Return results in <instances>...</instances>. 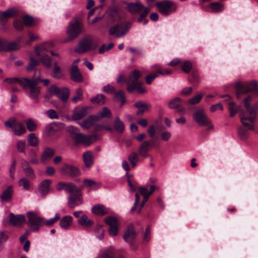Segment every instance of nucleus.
Returning a JSON list of instances; mask_svg holds the SVG:
<instances>
[{
	"mask_svg": "<svg viewBox=\"0 0 258 258\" xmlns=\"http://www.w3.org/2000/svg\"><path fill=\"white\" fill-rule=\"evenodd\" d=\"M25 222V218L23 215H15L12 213L9 215V222L13 226L20 227Z\"/></svg>",
	"mask_w": 258,
	"mask_h": 258,
	"instance_id": "obj_20",
	"label": "nucleus"
},
{
	"mask_svg": "<svg viewBox=\"0 0 258 258\" xmlns=\"http://www.w3.org/2000/svg\"><path fill=\"white\" fill-rule=\"evenodd\" d=\"M22 39V37H19L15 41L8 42L6 41L3 51H14L17 49L19 47V43Z\"/></svg>",
	"mask_w": 258,
	"mask_h": 258,
	"instance_id": "obj_26",
	"label": "nucleus"
},
{
	"mask_svg": "<svg viewBox=\"0 0 258 258\" xmlns=\"http://www.w3.org/2000/svg\"><path fill=\"white\" fill-rule=\"evenodd\" d=\"M114 128L118 133H122L124 130V125L122 121L120 120L118 116L115 118L114 123Z\"/></svg>",
	"mask_w": 258,
	"mask_h": 258,
	"instance_id": "obj_35",
	"label": "nucleus"
},
{
	"mask_svg": "<svg viewBox=\"0 0 258 258\" xmlns=\"http://www.w3.org/2000/svg\"><path fill=\"white\" fill-rule=\"evenodd\" d=\"M157 70V68H156ZM159 73H157V70H156V72L153 73L151 74H150L146 77V82L148 84H150L151 82L154 80L158 76Z\"/></svg>",
	"mask_w": 258,
	"mask_h": 258,
	"instance_id": "obj_63",
	"label": "nucleus"
},
{
	"mask_svg": "<svg viewBox=\"0 0 258 258\" xmlns=\"http://www.w3.org/2000/svg\"><path fill=\"white\" fill-rule=\"evenodd\" d=\"M14 194L13 185L8 186L1 194L0 199L3 202H9L11 201Z\"/></svg>",
	"mask_w": 258,
	"mask_h": 258,
	"instance_id": "obj_25",
	"label": "nucleus"
},
{
	"mask_svg": "<svg viewBox=\"0 0 258 258\" xmlns=\"http://www.w3.org/2000/svg\"><path fill=\"white\" fill-rule=\"evenodd\" d=\"M27 140L29 145L31 147H36L39 144L38 138L34 133H31L28 135Z\"/></svg>",
	"mask_w": 258,
	"mask_h": 258,
	"instance_id": "obj_41",
	"label": "nucleus"
},
{
	"mask_svg": "<svg viewBox=\"0 0 258 258\" xmlns=\"http://www.w3.org/2000/svg\"><path fill=\"white\" fill-rule=\"evenodd\" d=\"M83 160L85 165L87 167H90L93 164V154L91 152H86L83 154Z\"/></svg>",
	"mask_w": 258,
	"mask_h": 258,
	"instance_id": "obj_34",
	"label": "nucleus"
},
{
	"mask_svg": "<svg viewBox=\"0 0 258 258\" xmlns=\"http://www.w3.org/2000/svg\"><path fill=\"white\" fill-rule=\"evenodd\" d=\"M4 124L7 127L12 128L13 134L18 136L22 135L26 131L24 125L22 122L17 121L14 117L5 121Z\"/></svg>",
	"mask_w": 258,
	"mask_h": 258,
	"instance_id": "obj_10",
	"label": "nucleus"
},
{
	"mask_svg": "<svg viewBox=\"0 0 258 258\" xmlns=\"http://www.w3.org/2000/svg\"><path fill=\"white\" fill-rule=\"evenodd\" d=\"M16 148L17 151L22 153H25L26 150V142L24 140H19L16 143Z\"/></svg>",
	"mask_w": 258,
	"mask_h": 258,
	"instance_id": "obj_53",
	"label": "nucleus"
},
{
	"mask_svg": "<svg viewBox=\"0 0 258 258\" xmlns=\"http://www.w3.org/2000/svg\"><path fill=\"white\" fill-rule=\"evenodd\" d=\"M48 45V43H43L39 46H37L35 48V51L36 55L38 56H40L43 54V51H48V48L47 45Z\"/></svg>",
	"mask_w": 258,
	"mask_h": 258,
	"instance_id": "obj_49",
	"label": "nucleus"
},
{
	"mask_svg": "<svg viewBox=\"0 0 258 258\" xmlns=\"http://www.w3.org/2000/svg\"><path fill=\"white\" fill-rule=\"evenodd\" d=\"M60 171L64 174H68L71 177H75L80 174L78 168L73 165L64 164L61 167Z\"/></svg>",
	"mask_w": 258,
	"mask_h": 258,
	"instance_id": "obj_17",
	"label": "nucleus"
},
{
	"mask_svg": "<svg viewBox=\"0 0 258 258\" xmlns=\"http://www.w3.org/2000/svg\"><path fill=\"white\" fill-rule=\"evenodd\" d=\"M115 99L117 100H120L121 101V103L120 105V107H121L125 102V99L123 91L120 90L116 92L115 94Z\"/></svg>",
	"mask_w": 258,
	"mask_h": 258,
	"instance_id": "obj_59",
	"label": "nucleus"
},
{
	"mask_svg": "<svg viewBox=\"0 0 258 258\" xmlns=\"http://www.w3.org/2000/svg\"><path fill=\"white\" fill-rule=\"evenodd\" d=\"M253 99L251 95L246 96L242 100L245 110H242L239 115L241 124L251 128L253 122H255L256 118V109L258 102L252 107L251 103Z\"/></svg>",
	"mask_w": 258,
	"mask_h": 258,
	"instance_id": "obj_1",
	"label": "nucleus"
},
{
	"mask_svg": "<svg viewBox=\"0 0 258 258\" xmlns=\"http://www.w3.org/2000/svg\"><path fill=\"white\" fill-rule=\"evenodd\" d=\"M97 46V43L92 38L86 37L80 41L75 51L79 53H83L96 48Z\"/></svg>",
	"mask_w": 258,
	"mask_h": 258,
	"instance_id": "obj_6",
	"label": "nucleus"
},
{
	"mask_svg": "<svg viewBox=\"0 0 258 258\" xmlns=\"http://www.w3.org/2000/svg\"><path fill=\"white\" fill-rule=\"evenodd\" d=\"M55 132L56 126L54 124L48 125L43 131L44 134L47 137L53 136L55 133Z\"/></svg>",
	"mask_w": 258,
	"mask_h": 258,
	"instance_id": "obj_45",
	"label": "nucleus"
},
{
	"mask_svg": "<svg viewBox=\"0 0 258 258\" xmlns=\"http://www.w3.org/2000/svg\"><path fill=\"white\" fill-rule=\"evenodd\" d=\"M90 101L94 104H103L105 102V96L103 94H99L91 98Z\"/></svg>",
	"mask_w": 258,
	"mask_h": 258,
	"instance_id": "obj_47",
	"label": "nucleus"
},
{
	"mask_svg": "<svg viewBox=\"0 0 258 258\" xmlns=\"http://www.w3.org/2000/svg\"><path fill=\"white\" fill-rule=\"evenodd\" d=\"M68 131L71 134V138L75 145L82 144L88 146L92 143L93 136L83 135L79 132L78 128L73 126H69Z\"/></svg>",
	"mask_w": 258,
	"mask_h": 258,
	"instance_id": "obj_4",
	"label": "nucleus"
},
{
	"mask_svg": "<svg viewBox=\"0 0 258 258\" xmlns=\"http://www.w3.org/2000/svg\"><path fill=\"white\" fill-rule=\"evenodd\" d=\"M25 83L21 82V87L24 89L30 88L29 95L33 99H36L40 93V88L37 87V81H35L33 78L31 79L27 78Z\"/></svg>",
	"mask_w": 258,
	"mask_h": 258,
	"instance_id": "obj_11",
	"label": "nucleus"
},
{
	"mask_svg": "<svg viewBox=\"0 0 258 258\" xmlns=\"http://www.w3.org/2000/svg\"><path fill=\"white\" fill-rule=\"evenodd\" d=\"M25 175L32 178H34L35 177V172L31 166H30L27 168L24 169L23 170Z\"/></svg>",
	"mask_w": 258,
	"mask_h": 258,
	"instance_id": "obj_61",
	"label": "nucleus"
},
{
	"mask_svg": "<svg viewBox=\"0 0 258 258\" xmlns=\"http://www.w3.org/2000/svg\"><path fill=\"white\" fill-rule=\"evenodd\" d=\"M107 14L108 20L112 22L119 21L125 17V14L122 10L116 8L108 10Z\"/></svg>",
	"mask_w": 258,
	"mask_h": 258,
	"instance_id": "obj_14",
	"label": "nucleus"
},
{
	"mask_svg": "<svg viewBox=\"0 0 258 258\" xmlns=\"http://www.w3.org/2000/svg\"><path fill=\"white\" fill-rule=\"evenodd\" d=\"M40 57V60L47 68L51 66V59L47 54H42Z\"/></svg>",
	"mask_w": 258,
	"mask_h": 258,
	"instance_id": "obj_44",
	"label": "nucleus"
},
{
	"mask_svg": "<svg viewBox=\"0 0 258 258\" xmlns=\"http://www.w3.org/2000/svg\"><path fill=\"white\" fill-rule=\"evenodd\" d=\"M236 96L238 99H241L242 95L252 92L258 96V82L252 80L250 82L242 83L237 82L235 84Z\"/></svg>",
	"mask_w": 258,
	"mask_h": 258,
	"instance_id": "obj_2",
	"label": "nucleus"
},
{
	"mask_svg": "<svg viewBox=\"0 0 258 258\" xmlns=\"http://www.w3.org/2000/svg\"><path fill=\"white\" fill-rule=\"evenodd\" d=\"M136 235L137 234L134 229V226L131 225L128 227L123 237L124 240L130 245L131 247L133 248H135L134 247L133 244Z\"/></svg>",
	"mask_w": 258,
	"mask_h": 258,
	"instance_id": "obj_16",
	"label": "nucleus"
},
{
	"mask_svg": "<svg viewBox=\"0 0 258 258\" xmlns=\"http://www.w3.org/2000/svg\"><path fill=\"white\" fill-rule=\"evenodd\" d=\"M97 121L96 119H95L94 115H91L86 119L83 120L82 122H80L79 124L85 129H88L90 127H91L94 121Z\"/></svg>",
	"mask_w": 258,
	"mask_h": 258,
	"instance_id": "obj_36",
	"label": "nucleus"
},
{
	"mask_svg": "<svg viewBox=\"0 0 258 258\" xmlns=\"http://www.w3.org/2000/svg\"><path fill=\"white\" fill-rule=\"evenodd\" d=\"M181 102L182 101L180 98L176 97L169 103V107L171 109H178V112H181L183 111V109L180 108Z\"/></svg>",
	"mask_w": 258,
	"mask_h": 258,
	"instance_id": "obj_33",
	"label": "nucleus"
},
{
	"mask_svg": "<svg viewBox=\"0 0 258 258\" xmlns=\"http://www.w3.org/2000/svg\"><path fill=\"white\" fill-rule=\"evenodd\" d=\"M83 183L85 186L92 189H96L99 186V183L90 179H85L83 180Z\"/></svg>",
	"mask_w": 258,
	"mask_h": 258,
	"instance_id": "obj_43",
	"label": "nucleus"
},
{
	"mask_svg": "<svg viewBox=\"0 0 258 258\" xmlns=\"http://www.w3.org/2000/svg\"><path fill=\"white\" fill-rule=\"evenodd\" d=\"M113 248L110 247L104 250L101 254L99 255L98 258H113L112 253Z\"/></svg>",
	"mask_w": 258,
	"mask_h": 258,
	"instance_id": "obj_52",
	"label": "nucleus"
},
{
	"mask_svg": "<svg viewBox=\"0 0 258 258\" xmlns=\"http://www.w3.org/2000/svg\"><path fill=\"white\" fill-rule=\"evenodd\" d=\"M62 76L60 68L58 66L57 62H54V68L52 74V76L56 79L60 78Z\"/></svg>",
	"mask_w": 258,
	"mask_h": 258,
	"instance_id": "obj_48",
	"label": "nucleus"
},
{
	"mask_svg": "<svg viewBox=\"0 0 258 258\" xmlns=\"http://www.w3.org/2000/svg\"><path fill=\"white\" fill-rule=\"evenodd\" d=\"M92 212L97 215H104L108 213V210L103 205H97L92 208Z\"/></svg>",
	"mask_w": 258,
	"mask_h": 258,
	"instance_id": "obj_30",
	"label": "nucleus"
},
{
	"mask_svg": "<svg viewBox=\"0 0 258 258\" xmlns=\"http://www.w3.org/2000/svg\"><path fill=\"white\" fill-rule=\"evenodd\" d=\"M194 119L199 125L206 124L208 123V117L206 115L205 110L201 107L196 109L192 114Z\"/></svg>",
	"mask_w": 258,
	"mask_h": 258,
	"instance_id": "obj_13",
	"label": "nucleus"
},
{
	"mask_svg": "<svg viewBox=\"0 0 258 258\" xmlns=\"http://www.w3.org/2000/svg\"><path fill=\"white\" fill-rule=\"evenodd\" d=\"M156 187L155 185H151L150 187L149 190L148 191L147 188L144 187H139V189L141 194L143 196L148 198L153 193L155 190Z\"/></svg>",
	"mask_w": 258,
	"mask_h": 258,
	"instance_id": "obj_38",
	"label": "nucleus"
},
{
	"mask_svg": "<svg viewBox=\"0 0 258 258\" xmlns=\"http://www.w3.org/2000/svg\"><path fill=\"white\" fill-rule=\"evenodd\" d=\"M52 183L50 179H45L41 181L38 187V190L42 198L49 193L50 190V185Z\"/></svg>",
	"mask_w": 258,
	"mask_h": 258,
	"instance_id": "obj_18",
	"label": "nucleus"
},
{
	"mask_svg": "<svg viewBox=\"0 0 258 258\" xmlns=\"http://www.w3.org/2000/svg\"><path fill=\"white\" fill-rule=\"evenodd\" d=\"M70 75L71 78L73 81L77 83H80L83 81L82 74L79 71L77 64H72Z\"/></svg>",
	"mask_w": 258,
	"mask_h": 258,
	"instance_id": "obj_23",
	"label": "nucleus"
},
{
	"mask_svg": "<svg viewBox=\"0 0 258 258\" xmlns=\"http://www.w3.org/2000/svg\"><path fill=\"white\" fill-rule=\"evenodd\" d=\"M73 218L70 216H66L62 217L59 221L60 226L65 230L69 228L70 226L72 225Z\"/></svg>",
	"mask_w": 258,
	"mask_h": 258,
	"instance_id": "obj_31",
	"label": "nucleus"
},
{
	"mask_svg": "<svg viewBox=\"0 0 258 258\" xmlns=\"http://www.w3.org/2000/svg\"><path fill=\"white\" fill-rule=\"evenodd\" d=\"M135 106L138 109L137 115L142 114L144 112L149 108V105L142 101H139L135 104Z\"/></svg>",
	"mask_w": 258,
	"mask_h": 258,
	"instance_id": "obj_39",
	"label": "nucleus"
},
{
	"mask_svg": "<svg viewBox=\"0 0 258 258\" xmlns=\"http://www.w3.org/2000/svg\"><path fill=\"white\" fill-rule=\"evenodd\" d=\"M83 25L80 19H75L69 23L68 27L67 33L68 38L64 40V42H68L77 38L82 32Z\"/></svg>",
	"mask_w": 258,
	"mask_h": 258,
	"instance_id": "obj_5",
	"label": "nucleus"
},
{
	"mask_svg": "<svg viewBox=\"0 0 258 258\" xmlns=\"http://www.w3.org/2000/svg\"><path fill=\"white\" fill-rule=\"evenodd\" d=\"M75 186V185L72 182H59L56 185V188L58 191L64 189L68 192H71Z\"/></svg>",
	"mask_w": 258,
	"mask_h": 258,
	"instance_id": "obj_29",
	"label": "nucleus"
},
{
	"mask_svg": "<svg viewBox=\"0 0 258 258\" xmlns=\"http://www.w3.org/2000/svg\"><path fill=\"white\" fill-rule=\"evenodd\" d=\"M79 224L85 227H89L93 225V221L88 218L87 215H82L78 220Z\"/></svg>",
	"mask_w": 258,
	"mask_h": 258,
	"instance_id": "obj_32",
	"label": "nucleus"
},
{
	"mask_svg": "<svg viewBox=\"0 0 258 258\" xmlns=\"http://www.w3.org/2000/svg\"><path fill=\"white\" fill-rule=\"evenodd\" d=\"M27 216L29 220V224L31 227L33 231H38L39 227L45 225V220L40 216L38 212H28Z\"/></svg>",
	"mask_w": 258,
	"mask_h": 258,
	"instance_id": "obj_7",
	"label": "nucleus"
},
{
	"mask_svg": "<svg viewBox=\"0 0 258 258\" xmlns=\"http://www.w3.org/2000/svg\"><path fill=\"white\" fill-rule=\"evenodd\" d=\"M153 147V141H145L143 142L139 147L138 153L144 158L149 156L148 152Z\"/></svg>",
	"mask_w": 258,
	"mask_h": 258,
	"instance_id": "obj_15",
	"label": "nucleus"
},
{
	"mask_svg": "<svg viewBox=\"0 0 258 258\" xmlns=\"http://www.w3.org/2000/svg\"><path fill=\"white\" fill-rule=\"evenodd\" d=\"M203 96V94H201V93L197 95H196L192 98H189L188 100V104H189L190 105L197 104L201 101Z\"/></svg>",
	"mask_w": 258,
	"mask_h": 258,
	"instance_id": "obj_56",
	"label": "nucleus"
},
{
	"mask_svg": "<svg viewBox=\"0 0 258 258\" xmlns=\"http://www.w3.org/2000/svg\"><path fill=\"white\" fill-rule=\"evenodd\" d=\"M96 236L100 240L102 239L104 236V231L102 228V226L98 225L96 226Z\"/></svg>",
	"mask_w": 258,
	"mask_h": 258,
	"instance_id": "obj_58",
	"label": "nucleus"
},
{
	"mask_svg": "<svg viewBox=\"0 0 258 258\" xmlns=\"http://www.w3.org/2000/svg\"><path fill=\"white\" fill-rule=\"evenodd\" d=\"M132 24L131 22H126L123 24L113 26L110 28L109 33L117 38L123 37L128 31Z\"/></svg>",
	"mask_w": 258,
	"mask_h": 258,
	"instance_id": "obj_9",
	"label": "nucleus"
},
{
	"mask_svg": "<svg viewBox=\"0 0 258 258\" xmlns=\"http://www.w3.org/2000/svg\"><path fill=\"white\" fill-rule=\"evenodd\" d=\"M27 78H22L21 79L18 78H6L5 80V82H7L9 84H13L15 83H19L21 86V82L25 83L24 81L26 80Z\"/></svg>",
	"mask_w": 258,
	"mask_h": 258,
	"instance_id": "obj_54",
	"label": "nucleus"
},
{
	"mask_svg": "<svg viewBox=\"0 0 258 258\" xmlns=\"http://www.w3.org/2000/svg\"><path fill=\"white\" fill-rule=\"evenodd\" d=\"M68 197V204L70 208H74L83 203L81 190L75 185Z\"/></svg>",
	"mask_w": 258,
	"mask_h": 258,
	"instance_id": "obj_8",
	"label": "nucleus"
},
{
	"mask_svg": "<svg viewBox=\"0 0 258 258\" xmlns=\"http://www.w3.org/2000/svg\"><path fill=\"white\" fill-rule=\"evenodd\" d=\"M82 91L80 89H77L76 90L75 95L72 98V100L74 102H77L78 100H81L82 99Z\"/></svg>",
	"mask_w": 258,
	"mask_h": 258,
	"instance_id": "obj_64",
	"label": "nucleus"
},
{
	"mask_svg": "<svg viewBox=\"0 0 258 258\" xmlns=\"http://www.w3.org/2000/svg\"><path fill=\"white\" fill-rule=\"evenodd\" d=\"M105 223L109 227L118 225L117 218L115 216H109L105 219Z\"/></svg>",
	"mask_w": 258,
	"mask_h": 258,
	"instance_id": "obj_51",
	"label": "nucleus"
},
{
	"mask_svg": "<svg viewBox=\"0 0 258 258\" xmlns=\"http://www.w3.org/2000/svg\"><path fill=\"white\" fill-rule=\"evenodd\" d=\"M5 16L8 19L9 18L15 17L18 15V11L16 9H10L5 12H2Z\"/></svg>",
	"mask_w": 258,
	"mask_h": 258,
	"instance_id": "obj_55",
	"label": "nucleus"
},
{
	"mask_svg": "<svg viewBox=\"0 0 258 258\" xmlns=\"http://www.w3.org/2000/svg\"><path fill=\"white\" fill-rule=\"evenodd\" d=\"M210 8L213 12H219L223 10L224 6L219 3H213L210 5Z\"/></svg>",
	"mask_w": 258,
	"mask_h": 258,
	"instance_id": "obj_57",
	"label": "nucleus"
},
{
	"mask_svg": "<svg viewBox=\"0 0 258 258\" xmlns=\"http://www.w3.org/2000/svg\"><path fill=\"white\" fill-rule=\"evenodd\" d=\"M228 110L230 112L229 116L233 117L235 114L239 112V114L242 110H244L241 108L240 105L236 104L234 102L231 101L228 103Z\"/></svg>",
	"mask_w": 258,
	"mask_h": 258,
	"instance_id": "obj_28",
	"label": "nucleus"
},
{
	"mask_svg": "<svg viewBox=\"0 0 258 258\" xmlns=\"http://www.w3.org/2000/svg\"><path fill=\"white\" fill-rule=\"evenodd\" d=\"M55 151L50 147H45L40 156V162L42 164H46L53 156Z\"/></svg>",
	"mask_w": 258,
	"mask_h": 258,
	"instance_id": "obj_21",
	"label": "nucleus"
},
{
	"mask_svg": "<svg viewBox=\"0 0 258 258\" xmlns=\"http://www.w3.org/2000/svg\"><path fill=\"white\" fill-rule=\"evenodd\" d=\"M255 122L252 124V128H249L248 126L242 124V126H240L238 129V135L240 140L245 141L249 136V131L254 130V125Z\"/></svg>",
	"mask_w": 258,
	"mask_h": 258,
	"instance_id": "obj_24",
	"label": "nucleus"
},
{
	"mask_svg": "<svg viewBox=\"0 0 258 258\" xmlns=\"http://www.w3.org/2000/svg\"><path fill=\"white\" fill-rule=\"evenodd\" d=\"M172 4L168 1L158 2L156 4L159 12L164 16L169 15L171 12Z\"/></svg>",
	"mask_w": 258,
	"mask_h": 258,
	"instance_id": "obj_19",
	"label": "nucleus"
},
{
	"mask_svg": "<svg viewBox=\"0 0 258 258\" xmlns=\"http://www.w3.org/2000/svg\"><path fill=\"white\" fill-rule=\"evenodd\" d=\"M126 9L132 14H136L139 13L144 8L140 1L137 0L135 3H127Z\"/></svg>",
	"mask_w": 258,
	"mask_h": 258,
	"instance_id": "obj_22",
	"label": "nucleus"
},
{
	"mask_svg": "<svg viewBox=\"0 0 258 258\" xmlns=\"http://www.w3.org/2000/svg\"><path fill=\"white\" fill-rule=\"evenodd\" d=\"M181 68L184 73H189L192 68V63L189 60H185L183 62Z\"/></svg>",
	"mask_w": 258,
	"mask_h": 258,
	"instance_id": "obj_60",
	"label": "nucleus"
},
{
	"mask_svg": "<svg viewBox=\"0 0 258 258\" xmlns=\"http://www.w3.org/2000/svg\"><path fill=\"white\" fill-rule=\"evenodd\" d=\"M49 92L51 95H56L64 103L67 102L69 96V90L68 88H59L54 85L49 88Z\"/></svg>",
	"mask_w": 258,
	"mask_h": 258,
	"instance_id": "obj_12",
	"label": "nucleus"
},
{
	"mask_svg": "<svg viewBox=\"0 0 258 258\" xmlns=\"http://www.w3.org/2000/svg\"><path fill=\"white\" fill-rule=\"evenodd\" d=\"M141 76V73L138 70H135L130 74L126 81L128 92L131 93L134 90H137L140 93L146 92V90L142 87V84L139 80Z\"/></svg>",
	"mask_w": 258,
	"mask_h": 258,
	"instance_id": "obj_3",
	"label": "nucleus"
},
{
	"mask_svg": "<svg viewBox=\"0 0 258 258\" xmlns=\"http://www.w3.org/2000/svg\"><path fill=\"white\" fill-rule=\"evenodd\" d=\"M25 123L29 131L33 132L36 130L37 124L34 120L29 118L25 121Z\"/></svg>",
	"mask_w": 258,
	"mask_h": 258,
	"instance_id": "obj_46",
	"label": "nucleus"
},
{
	"mask_svg": "<svg viewBox=\"0 0 258 258\" xmlns=\"http://www.w3.org/2000/svg\"><path fill=\"white\" fill-rule=\"evenodd\" d=\"M139 159V155L135 152H132L128 156V160L131 163L133 168H134L136 166Z\"/></svg>",
	"mask_w": 258,
	"mask_h": 258,
	"instance_id": "obj_42",
	"label": "nucleus"
},
{
	"mask_svg": "<svg viewBox=\"0 0 258 258\" xmlns=\"http://www.w3.org/2000/svg\"><path fill=\"white\" fill-rule=\"evenodd\" d=\"M19 186H23L25 190H29L30 188V181L25 177L21 178L18 182Z\"/></svg>",
	"mask_w": 258,
	"mask_h": 258,
	"instance_id": "obj_50",
	"label": "nucleus"
},
{
	"mask_svg": "<svg viewBox=\"0 0 258 258\" xmlns=\"http://www.w3.org/2000/svg\"><path fill=\"white\" fill-rule=\"evenodd\" d=\"M171 137V133L167 131H164L160 134V139L163 141H168Z\"/></svg>",
	"mask_w": 258,
	"mask_h": 258,
	"instance_id": "obj_62",
	"label": "nucleus"
},
{
	"mask_svg": "<svg viewBox=\"0 0 258 258\" xmlns=\"http://www.w3.org/2000/svg\"><path fill=\"white\" fill-rule=\"evenodd\" d=\"M111 113L110 111L107 107H104L102 111L99 112L96 115H94L95 119L97 120H99L103 117H109L111 116Z\"/></svg>",
	"mask_w": 258,
	"mask_h": 258,
	"instance_id": "obj_40",
	"label": "nucleus"
},
{
	"mask_svg": "<svg viewBox=\"0 0 258 258\" xmlns=\"http://www.w3.org/2000/svg\"><path fill=\"white\" fill-rule=\"evenodd\" d=\"M88 109L89 108L86 107L76 109L72 116L73 119L77 120L83 118L87 114Z\"/></svg>",
	"mask_w": 258,
	"mask_h": 258,
	"instance_id": "obj_27",
	"label": "nucleus"
},
{
	"mask_svg": "<svg viewBox=\"0 0 258 258\" xmlns=\"http://www.w3.org/2000/svg\"><path fill=\"white\" fill-rule=\"evenodd\" d=\"M151 7H148L143 9V11L140 14L139 18L138 19V22L140 23H143L144 25H146L148 23V20L146 19V16L148 15Z\"/></svg>",
	"mask_w": 258,
	"mask_h": 258,
	"instance_id": "obj_37",
	"label": "nucleus"
}]
</instances>
